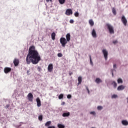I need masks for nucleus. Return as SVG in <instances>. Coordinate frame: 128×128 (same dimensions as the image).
<instances>
[{
  "mask_svg": "<svg viewBox=\"0 0 128 128\" xmlns=\"http://www.w3.org/2000/svg\"><path fill=\"white\" fill-rule=\"evenodd\" d=\"M40 60V56L38 50H36V47L34 46H30L26 58L27 64H30V62H32L33 64H37Z\"/></svg>",
  "mask_w": 128,
  "mask_h": 128,
  "instance_id": "1",
  "label": "nucleus"
},
{
  "mask_svg": "<svg viewBox=\"0 0 128 128\" xmlns=\"http://www.w3.org/2000/svg\"><path fill=\"white\" fill-rule=\"evenodd\" d=\"M60 42L62 46H63V48H64V46H66V44H68V41L66 40V38H60Z\"/></svg>",
  "mask_w": 128,
  "mask_h": 128,
  "instance_id": "2",
  "label": "nucleus"
},
{
  "mask_svg": "<svg viewBox=\"0 0 128 128\" xmlns=\"http://www.w3.org/2000/svg\"><path fill=\"white\" fill-rule=\"evenodd\" d=\"M106 26L109 30V32L110 34H114V27L112 25H110L108 24H106Z\"/></svg>",
  "mask_w": 128,
  "mask_h": 128,
  "instance_id": "3",
  "label": "nucleus"
},
{
  "mask_svg": "<svg viewBox=\"0 0 128 128\" xmlns=\"http://www.w3.org/2000/svg\"><path fill=\"white\" fill-rule=\"evenodd\" d=\"M27 98L29 102H32L34 100V95H32V94H28L27 95Z\"/></svg>",
  "mask_w": 128,
  "mask_h": 128,
  "instance_id": "4",
  "label": "nucleus"
},
{
  "mask_svg": "<svg viewBox=\"0 0 128 128\" xmlns=\"http://www.w3.org/2000/svg\"><path fill=\"white\" fill-rule=\"evenodd\" d=\"M121 20H122V24H124V25L125 26H126V24H128V20H126V17L124 16H122Z\"/></svg>",
  "mask_w": 128,
  "mask_h": 128,
  "instance_id": "5",
  "label": "nucleus"
},
{
  "mask_svg": "<svg viewBox=\"0 0 128 128\" xmlns=\"http://www.w3.org/2000/svg\"><path fill=\"white\" fill-rule=\"evenodd\" d=\"M102 53H103V54L106 60H108V51L106 49H104L102 50Z\"/></svg>",
  "mask_w": 128,
  "mask_h": 128,
  "instance_id": "6",
  "label": "nucleus"
},
{
  "mask_svg": "<svg viewBox=\"0 0 128 128\" xmlns=\"http://www.w3.org/2000/svg\"><path fill=\"white\" fill-rule=\"evenodd\" d=\"M52 70H54V66L52 64H49L48 67V72H52Z\"/></svg>",
  "mask_w": 128,
  "mask_h": 128,
  "instance_id": "7",
  "label": "nucleus"
},
{
  "mask_svg": "<svg viewBox=\"0 0 128 128\" xmlns=\"http://www.w3.org/2000/svg\"><path fill=\"white\" fill-rule=\"evenodd\" d=\"M12 72V68L8 67H6L4 68V72L5 74H8V72Z\"/></svg>",
  "mask_w": 128,
  "mask_h": 128,
  "instance_id": "8",
  "label": "nucleus"
},
{
  "mask_svg": "<svg viewBox=\"0 0 128 128\" xmlns=\"http://www.w3.org/2000/svg\"><path fill=\"white\" fill-rule=\"evenodd\" d=\"M65 14L66 16H70L72 14V9H68L66 10Z\"/></svg>",
  "mask_w": 128,
  "mask_h": 128,
  "instance_id": "9",
  "label": "nucleus"
},
{
  "mask_svg": "<svg viewBox=\"0 0 128 128\" xmlns=\"http://www.w3.org/2000/svg\"><path fill=\"white\" fill-rule=\"evenodd\" d=\"M14 64L15 66H18V64H20V60L18 58H14Z\"/></svg>",
  "mask_w": 128,
  "mask_h": 128,
  "instance_id": "10",
  "label": "nucleus"
},
{
  "mask_svg": "<svg viewBox=\"0 0 128 128\" xmlns=\"http://www.w3.org/2000/svg\"><path fill=\"white\" fill-rule=\"evenodd\" d=\"M36 104H37V106L38 107H40V106H42V104L40 102V98H38L36 99Z\"/></svg>",
  "mask_w": 128,
  "mask_h": 128,
  "instance_id": "11",
  "label": "nucleus"
},
{
  "mask_svg": "<svg viewBox=\"0 0 128 128\" xmlns=\"http://www.w3.org/2000/svg\"><path fill=\"white\" fill-rule=\"evenodd\" d=\"M126 88V86L124 85H121L118 86L117 90H122Z\"/></svg>",
  "mask_w": 128,
  "mask_h": 128,
  "instance_id": "12",
  "label": "nucleus"
},
{
  "mask_svg": "<svg viewBox=\"0 0 128 128\" xmlns=\"http://www.w3.org/2000/svg\"><path fill=\"white\" fill-rule=\"evenodd\" d=\"M92 35L93 38H96V32L94 29H93L92 32Z\"/></svg>",
  "mask_w": 128,
  "mask_h": 128,
  "instance_id": "13",
  "label": "nucleus"
},
{
  "mask_svg": "<svg viewBox=\"0 0 128 128\" xmlns=\"http://www.w3.org/2000/svg\"><path fill=\"white\" fill-rule=\"evenodd\" d=\"M66 40L70 42V34L68 33L66 35Z\"/></svg>",
  "mask_w": 128,
  "mask_h": 128,
  "instance_id": "14",
  "label": "nucleus"
},
{
  "mask_svg": "<svg viewBox=\"0 0 128 128\" xmlns=\"http://www.w3.org/2000/svg\"><path fill=\"white\" fill-rule=\"evenodd\" d=\"M70 112H64L62 114V116H64V118H66V117H68V116H70Z\"/></svg>",
  "mask_w": 128,
  "mask_h": 128,
  "instance_id": "15",
  "label": "nucleus"
},
{
  "mask_svg": "<svg viewBox=\"0 0 128 128\" xmlns=\"http://www.w3.org/2000/svg\"><path fill=\"white\" fill-rule=\"evenodd\" d=\"M51 36L52 40H56V33L53 32L51 34Z\"/></svg>",
  "mask_w": 128,
  "mask_h": 128,
  "instance_id": "16",
  "label": "nucleus"
},
{
  "mask_svg": "<svg viewBox=\"0 0 128 128\" xmlns=\"http://www.w3.org/2000/svg\"><path fill=\"white\" fill-rule=\"evenodd\" d=\"M122 122L124 126H128V122L126 120H123Z\"/></svg>",
  "mask_w": 128,
  "mask_h": 128,
  "instance_id": "17",
  "label": "nucleus"
},
{
  "mask_svg": "<svg viewBox=\"0 0 128 128\" xmlns=\"http://www.w3.org/2000/svg\"><path fill=\"white\" fill-rule=\"evenodd\" d=\"M52 124V121H48L45 124V126H50Z\"/></svg>",
  "mask_w": 128,
  "mask_h": 128,
  "instance_id": "18",
  "label": "nucleus"
},
{
  "mask_svg": "<svg viewBox=\"0 0 128 128\" xmlns=\"http://www.w3.org/2000/svg\"><path fill=\"white\" fill-rule=\"evenodd\" d=\"M89 24L91 26H94V20H89Z\"/></svg>",
  "mask_w": 128,
  "mask_h": 128,
  "instance_id": "19",
  "label": "nucleus"
},
{
  "mask_svg": "<svg viewBox=\"0 0 128 128\" xmlns=\"http://www.w3.org/2000/svg\"><path fill=\"white\" fill-rule=\"evenodd\" d=\"M58 128H64V125L60 124H58Z\"/></svg>",
  "mask_w": 128,
  "mask_h": 128,
  "instance_id": "20",
  "label": "nucleus"
},
{
  "mask_svg": "<svg viewBox=\"0 0 128 128\" xmlns=\"http://www.w3.org/2000/svg\"><path fill=\"white\" fill-rule=\"evenodd\" d=\"M112 12L114 16H116V8H112Z\"/></svg>",
  "mask_w": 128,
  "mask_h": 128,
  "instance_id": "21",
  "label": "nucleus"
},
{
  "mask_svg": "<svg viewBox=\"0 0 128 128\" xmlns=\"http://www.w3.org/2000/svg\"><path fill=\"white\" fill-rule=\"evenodd\" d=\"M102 80L100 79V78H97L96 80V84H100V82H102Z\"/></svg>",
  "mask_w": 128,
  "mask_h": 128,
  "instance_id": "22",
  "label": "nucleus"
},
{
  "mask_svg": "<svg viewBox=\"0 0 128 128\" xmlns=\"http://www.w3.org/2000/svg\"><path fill=\"white\" fill-rule=\"evenodd\" d=\"M123 82H122V80L120 78H119L118 80V84H122Z\"/></svg>",
  "mask_w": 128,
  "mask_h": 128,
  "instance_id": "23",
  "label": "nucleus"
},
{
  "mask_svg": "<svg viewBox=\"0 0 128 128\" xmlns=\"http://www.w3.org/2000/svg\"><path fill=\"white\" fill-rule=\"evenodd\" d=\"M59 100H62L64 98V94H60L58 96Z\"/></svg>",
  "mask_w": 128,
  "mask_h": 128,
  "instance_id": "24",
  "label": "nucleus"
},
{
  "mask_svg": "<svg viewBox=\"0 0 128 128\" xmlns=\"http://www.w3.org/2000/svg\"><path fill=\"white\" fill-rule=\"evenodd\" d=\"M112 84L113 85V86H114V88H116L118 84H116V82H112Z\"/></svg>",
  "mask_w": 128,
  "mask_h": 128,
  "instance_id": "25",
  "label": "nucleus"
},
{
  "mask_svg": "<svg viewBox=\"0 0 128 128\" xmlns=\"http://www.w3.org/2000/svg\"><path fill=\"white\" fill-rule=\"evenodd\" d=\"M59 0V2L60 4H64V3L65 2L66 0Z\"/></svg>",
  "mask_w": 128,
  "mask_h": 128,
  "instance_id": "26",
  "label": "nucleus"
},
{
  "mask_svg": "<svg viewBox=\"0 0 128 128\" xmlns=\"http://www.w3.org/2000/svg\"><path fill=\"white\" fill-rule=\"evenodd\" d=\"M38 118L40 122H42V115L39 116Z\"/></svg>",
  "mask_w": 128,
  "mask_h": 128,
  "instance_id": "27",
  "label": "nucleus"
},
{
  "mask_svg": "<svg viewBox=\"0 0 128 128\" xmlns=\"http://www.w3.org/2000/svg\"><path fill=\"white\" fill-rule=\"evenodd\" d=\"M118 98V95L116 94H113L112 96V98Z\"/></svg>",
  "mask_w": 128,
  "mask_h": 128,
  "instance_id": "28",
  "label": "nucleus"
},
{
  "mask_svg": "<svg viewBox=\"0 0 128 128\" xmlns=\"http://www.w3.org/2000/svg\"><path fill=\"white\" fill-rule=\"evenodd\" d=\"M97 109L98 110H102V106H98Z\"/></svg>",
  "mask_w": 128,
  "mask_h": 128,
  "instance_id": "29",
  "label": "nucleus"
},
{
  "mask_svg": "<svg viewBox=\"0 0 128 128\" xmlns=\"http://www.w3.org/2000/svg\"><path fill=\"white\" fill-rule=\"evenodd\" d=\"M90 64H92V66L93 63H92V56H90Z\"/></svg>",
  "mask_w": 128,
  "mask_h": 128,
  "instance_id": "30",
  "label": "nucleus"
},
{
  "mask_svg": "<svg viewBox=\"0 0 128 128\" xmlns=\"http://www.w3.org/2000/svg\"><path fill=\"white\" fill-rule=\"evenodd\" d=\"M58 58H62V53H58Z\"/></svg>",
  "mask_w": 128,
  "mask_h": 128,
  "instance_id": "31",
  "label": "nucleus"
},
{
  "mask_svg": "<svg viewBox=\"0 0 128 128\" xmlns=\"http://www.w3.org/2000/svg\"><path fill=\"white\" fill-rule=\"evenodd\" d=\"M78 84H80V76L78 78Z\"/></svg>",
  "mask_w": 128,
  "mask_h": 128,
  "instance_id": "32",
  "label": "nucleus"
},
{
  "mask_svg": "<svg viewBox=\"0 0 128 128\" xmlns=\"http://www.w3.org/2000/svg\"><path fill=\"white\" fill-rule=\"evenodd\" d=\"M74 16H76V17L78 16V12H75L74 13Z\"/></svg>",
  "mask_w": 128,
  "mask_h": 128,
  "instance_id": "33",
  "label": "nucleus"
},
{
  "mask_svg": "<svg viewBox=\"0 0 128 128\" xmlns=\"http://www.w3.org/2000/svg\"><path fill=\"white\" fill-rule=\"evenodd\" d=\"M67 98H72V95H70V94H68V96H67Z\"/></svg>",
  "mask_w": 128,
  "mask_h": 128,
  "instance_id": "34",
  "label": "nucleus"
},
{
  "mask_svg": "<svg viewBox=\"0 0 128 128\" xmlns=\"http://www.w3.org/2000/svg\"><path fill=\"white\" fill-rule=\"evenodd\" d=\"M90 114H93L94 116V114H96V112H90Z\"/></svg>",
  "mask_w": 128,
  "mask_h": 128,
  "instance_id": "35",
  "label": "nucleus"
},
{
  "mask_svg": "<svg viewBox=\"0 0 128 128\" xmlns=\"http://www.w3.org/2000/svg\"><path fill=\"white\" fill-rule=\"evenodd\" d=\"M70 24H74V20H70Z\"/></svg>",
  "mask_w": 128,
  "mask_h": 128,
  "instance_id": "36",
  "label": "nucleus"
},
{
  "mask_svg": "<svg viewBox=\"0 0 128 128\" xmlns=\"http://www.w3.org/2000/svg\"><path fill=\"white\" fill-rule=\"evenodd\" d=\"M113 44H118V40H115L113 41Z\"/></svg>",
  "mask_w": 128,
  "mask_h": 128,
  "instance_id": "37",
  "label": "nucleus"
},
{
  "mask_svg": "<svg viewBox=\"0 0 128 128\" xmlns=\"http://www.w3.org/2000/svg\"><path fill=\"white\" fill-rule=\"evenodd\" d=\"M48 128H56L54 126H49Z\"/></svg>",
  "mask_w": 128,
  "mask_h": 128,
  "instance_id": "38",
  "label": "nucleus"
},
{
  "mask_svg": "<svg viewBox=\"0 0 128 128\" xmlns=\"http://www.w3.org/2000/svg\"><path fill=\"white\" fill-rule=\"evenodd\" d=\"M6 108H10V104H7V105L6 106Z\"/></svg>",
  "mask_w": 128,
  "mask_h": 128,
  "instance_id": "39",
  "label": "nucleus"
},
{
  "mask_svg": "<svg viewBox=\"0 0 128 128\" xmlns=\"http://www.w3.org/2000/svg\"><path fill=\"white\" fill-rule=\"evenodd\" d=\"M72 72H69V74H70V76H72Z\"/></svg>",
  "mask_w": 128,
  "mask_h": 128,
  "instance_id": "40",
  "label": "nucleus"
},
{
  "mask_svg": "<svg viewBox=\"0 0 128 128\" xmlns=\"http://www.w3.org/2000/svg\"><path fill=\"white\" fill-rule=\"evenodd\" d=\"M116 68V64H114V68Z\"/></svg>",
  "mask_w": 128,
  "mask_h": 128,
  "instance_id": "41",
  "label": "nucleus"
},
{
  "mask_svg": "<svg viewBox=\"0 0 128 128\" xmlns=\"http://www.w3.org/2000/svg\"><path fill=\"white\" fill-rule=\"evenodd\" d=\"M52 0H46V2H52Z\"/></svg>",
  "mask_w": 128,
  "mask_h": 128,
  "instance_id": "42",
  "label": "nucleus"
},
{
  "mask_svg": "<svg viewBox=\"0 0 128 128\" xmlns=\"http://www.w3.org/2000/svg\"><path fill=\"white\" fill-rule=\"evenodd\" d=\"M87 90L88 92V94H90V90H88V88H87Z\"/></svg>",
  "mask_w": 128,
  "mask_h": 128,
  "instance_id": "43",
  "label": "nucleus"
},
{
  "mask_svg": "<svg viewBox=\"0 0 128 128\" xmlns=\"http://www.w3.org/2000/svg\"><path fill=\"white\" fill-rule=\"evenodd\" d=\"M112 76H114V72H112Z\"/></svg>",
  "mask_w": 128,
  "mask_h": 128,
  "instance_id": "44",
  "label": "nucleus"
},
{
  "mask_svg": "<svg viewBox=\"0 0 128 128\" xmlns=\"http://www.w3.org/2000/svg\"><path fill=\"white\" fill-rule=\"evenodd\" d=\"M127 100H128V98H127Z\"/></svg>",
  "mask_w": 128,
  "mask_h": 128,
  "instance_id": "45",
  "label": "nucleus"
},
{
  "mask_svg": "<svg viewBox=\"0 0 128 128\" xmlns=\"http://www.w3.org/2000/svg\"><path fill=\"white\" fill-rule=\"evenodd\" d=\"M63 104H64V102H63Z\"/></svg>",
  "mask_w": 128,
  "mask_h": 128,
  "instance_id": "46",
  "label": "nucleus"
},
{
  "mask_svg": "<svg viewBox=\"0 0 128 128\" xmlns=\"http://www.w3.org/2000/svg\"><path fill=\"white\" fill-rule=\"evenodd\" d=\"M80 82H82V79H81V81Z\"/></svg>",
  "mask_w": 128,
  "mask_h": 128,
  "instance_id": "47",
  "label": "nucleus"
}]
</instances>
